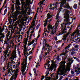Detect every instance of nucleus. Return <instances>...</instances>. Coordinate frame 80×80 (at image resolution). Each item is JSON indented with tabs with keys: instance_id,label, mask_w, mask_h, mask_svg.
<instances>
[{
	"instance_id": "1",
	"label": "nucleus",
	"mask_w": 80,
	"mask_h": 80,
	"mask_svg": "<svg viewBox=\"0 0 80 80\" xmlns=\"http://www.w3.org/2000/svg\"><path fill=\"white\" fill-rule=\"evenodd\" d=\"M65 11V13L64 14V18H65V19L64 20V22L63 23H62L61 25V30L62 32L61 33H60V34L61 35L63 34V33H65L64 34V36L63 37V38H62V40H64V41H65L66 39H67V37H68V35H69V34L70 33V32H68L66 31H65V30H67V27H66V25H70L71 24V23L69 22H70V15L69 14L71 13V11H70L67 10L66 9H64V11Z\"/></svg>"
},
{
	"instance_id": "2",
	"label": "nucleus",
	"mask_w": 80,
	"mask_h": 80,
	"mask_svg": "<svg viewBox=\"0 0 80 80\" xmlns=\"http://www.w3.org/2000/svg\"><path fill=\"white\" fill-rule=\"evenodd\" d=\"M61 67H59L58 69L57 73L58 75H61L63 72L68 71L70 68V64H69L67 66V68H65V61H61L60 63Z\"/></svg>"
},
{
	"instance_id": "3",
	"label": "nucleus",
	"mask_w": 80,
	"mask_h": 80,
	"mask_svg": "<svg viewBox=\"0 0 80 80\" xmlns=\"http://www.w3.org/2000/svg\"><path fill=\"white\" fill-rule=\"evenodd\" d=\"M61 2L60 3H61L60 5V8H59L60 11H62L63 9V8H66L67 9L70 8V7L69 6V4L67 3V0H60Z\"/></svg>"
},
{
	"instance_id": "4",
	"label": "nucleus",
	"mask_w": 80,
	"mask_h": 80,
	"mask_svg": "<svg viewBox=\"0 0 80 80\" xmlns=\"http://www.w3.org/2000/svg\"><path fill=\"white\" fill-rule=\"evenodd\" d=\"M11 17L13 18V24H14L15 26H17V24L20 23V20H17H17V16L18 15L14 13L13 12H11Z\"/></svg>"
},
{
	"instance_id": "5",
	"label": "nucleus",
	"mask_w": 80,
	"mask_h": 80,
	"mask_svg": "<svg viewBox=\"0 0 80 80\" xmlns=\"http://www.w3.org/2000/svg\"><path fill=\"white\" fill-rule=\"evenodd\" d=\"M9 48H10V47L9 46H8L7 47V50H6L3 52L5 55H3L2 56H1V62H3L5 60L7 59V55L8 53V50H9Z\"/></svg>"
},
{
	"instance_id": "6",
	"label": "nucleus",
	"mask_w": 80,
	"mask_h": 80,
	"mask_svg": "<svg viewBox=\"0 0 80 80\" xmlns=\"http://www.w3.org/2000/svg\"><path fill=\"white\" fill-rule=\"evenodd\" d=\"M55 26L52 27V25H50V24H48V30H50L51 29V32L49 36H52L53 35H54V33H55L56 32V29H54Z\"/></svg>"
},
{
	"instance_id": "7",
	"label": "nucleus",
	"mask_w": 80,
	"mask_h": 80,
	"mask_svg": "<svg viewBox=\"0 0 80 80\" xmlns=\"http://www.w3.org/2000/svg\"><path fill=\"white\" fill-rule=\"evenodd\" d=\"M50 62V61H49L44 66V67L46 69H47V68L48 70H49V71H50L51 72H52V70H53V69L54 68L52 66H51L50 68L49 67V66H50V64L49 63Z\"/></svg>"
},
{
	"instance_id": "8",
	"label": "nucleus",
	"mask_w": 80,
	"mask_h": 80,
	"mask_svg": "<svg viewBox=\"0 0 80 80\" xmlns=\"http://www.w3.org/2000/svg\"><path fill=\"white\" fill-rule=\"evenodd\" d=\"M60 17L59 16V13L57 14V15L56 16V19L57 20V21L56 23L55 24V26L54 28V29H56V31H57V27L58 25V23H59V21L58 20H60Z\"/></svg>"
},
{
	"instance_id": "9",
	"label": "nucleus",
	"mask_w": 80,
	"mask_h": 80,
	"mask_svg": "<svg viewBox=\"0 0 80 80\" xmlns=\"http://www.w3.org/2000/svg\"><path fill=\"white\" fill-rule=\"evenodd\" d=\"M18 69H16V70H14L13 71L12 69H9L8 70V73H11L12 72V73H14V75H15V77H16V78H17V73H18Z\"/></svg>"
},
{
	"instance_id": "10",
	"label": "nucleus",
	"mask_w": 80,
	"mask_h": 80,
	"mask_svg": "<svg viewBox=\"0 0 80 80\" xmlns=\"http://www.w3.org/2000/svg\"><path fill=\"white\" fill-rule=\"evenodd\" d=\"M20 0H16V3H15V8L18 11L20 10V6L21 4L20 3Z\"/></svg>"
},
{
	"instance_id": "11",
	"label": "nucleus",
	"mask_w": 80,
	"mask_h": 80,
	"mask_svg": "<svg viewBox=\"0 0 80 80\" xmlns=\"http://www.w3.org/2000/svg\"><path fill=\"white\" fill-rule=\"evenodd\" d=\"M26 67H27V65L26 64H25V65H22L21 71L22 72V75L23 76L25 75L27 73V72H25V73H24L25 72V70H26Z\"/></svg>"
},
{
	"instance_id": "12",
	"label": "nucleus",
	"mask_w": 80,
	"mask_h": 80,
	"mask_svg": "<svg viewBox=\"0 0 80 80\" xmlns=\"http://www.w3.org/2000/svg\"><path fill=\"white\" fill-rule=\"evenodd\" d=\"M47 17H48V18H47V19H45V21H44V22H45V23H44V27H46V25H47V23L48 22V20L50 18H51V17H52V15H50V14L49 13H48L47 14Z\"/></svg>"
},
{
	"instance_id": "13",
	"label": "nucleus",
	"mask_w": 80,
	"mask_h": 80,
	"mask_svg": "<svg viewBox=\"0 0 80 80\" xmlns=\"http://www.w3.org/2000/svg\"><path fill=\"white\" fill-rule=\"evenodd\" d=\"M3 30L1 27H0V39L3 38L5 37V34H3Z\"/></svg>"
},
{
	"instance_id": "14",
	"label": "nucleus",
	"mask_w": 80,
	"mask_h": 80,
	"mask_svg": "<svg viewBox=\"0 0 80 80\" xmlns=\"http://www.w3.org/2000/svg\"><path fill=\"white\" fill-rule=\"evenodd\" d=\"M49 72H50V71H49V69H47V72H46V76H45V78H46V80H51V78H50V77H47V76H48V75L50 73H49Z\"/></svg>"
},
{
	"instance_id": "15",
	"label": "nucleus",
	"mask_w": 80,
	"mask_h": 80,
	"mask_svg": "<svg viewBox=\"0 0 80 80\" xmlns=\"http://www.w3.org/2000/svg\"><path fill=\"white\" fill-rule=\"evenodd\" d=\"M25 58L24 59L23 62H22V63L21 64L22 65H25V64H27V56H25Z\"/></svg>"
},
{
	"instance_id": "16",
	"label": "nucleus",
	"mask_w": 80,
	"mask_h": 80,
	"mask_svg": "<svg viewBox=\"0 0 80 80\" xmlns=\"http://www.w3.org/2000/svg\"><path fill=\"white\" fill-rule=\"evenodd\" d=\"M28 0H27L26 2V3L24 5V8H25V10H28V8L27 7V6H28Z\"/></svg>"
},
{
	"instance_id": "17",
	"label": "nucleus",
	"mask_w": 80,
	"mask_h": 80,
	"mask_svg": "<svg viewBox=\"0 0 80 80\" xmlns=\"http://www.w3.org/2000/svg\"><path fill=\"white\" fill-rule=\"evenodd\" d=\"M12 32H10V31H9L8 33L7 34L6 36H7V37H9V38H11L12 37Z\"/></svg>"
},
{
	"instance_id": "18",
	"label": "nucleus",
	"mask_w": 80,
	"mask_h": 80,
	"mask_svg": "<svg viewBox=\"0 0 80 80\" xmlns=\"http://www.w3.org/2000/svg\"><path fill=\"white\" fill-rule=\"evenodd\" d=\"M15 63V62H14V61H13L12 60H11L9 62L8 65H12Z\"/></svg>"
},
{
	"instance_id": "19",
	"label": "nucleus",
	"mask_w": 80,
	"mask_h": 80,
	"mask_svg": "<svg viewBox=\"0 0 80 80\" xmlns=\"http://www.w3.org/2000/svg\"><path fill=\"white\" fill-rule=\"evenodd\" d=\"M75 40V41H74V42H75L76 43H80V38H78L77 39H76Z\"/></svg>"
},
{
	"instance_id": "20",
	"label": "nucleus",
	"mask_w": 80,
	"mask_h": 80,
	"mask_svg": "<svg viewBox=\"0 0 80 80\" xmlns=\"http://www.w3.org/2000/svg\"><path fill=\"white\" fill-rule=\"evenodd\" d=\"M25 3H26L25 2H21V4L22 5L21 8L22 10H24V8H23V6L25 5Z\"/></svg>"
},
{
	"instance_id": "21",
	"label": "nucleus",
	"mask_w": 80,
	"mask_h": 80,
	"mask_svg": "<svg viewBox=\"0 0 80 80\" xmlns=\"http://www.w3.org/2000/svg\"><path fill=\"white\" fill-rule=\"evenodd\" d=\"M58 4V2H56L55 3H54L53 4V5H54V8H57V5Z\"/></svg>"
},
{
	"instance_id": "22",
	"label": "nucleus",
	"mask_w": 80,
	"mask_h": 80,
	"mask_svg": "<svg viewBox=\"0 0 80 80\" xmlns=\"http://www.w3.org/2000/svg\"><path fill=\"white\" fill-rule=\"evenodd\" d=\"M20 29H19V28H17V31H18V30H19V31H18V32H20V31H21V30H22V27L20 26ZM15 27H14V29H15Z\"/></svg>"
},
{
	"instance_id": "23",
	"label": "nucleus",
	"mask_w": 80,
	"mask_h": 80,
	"mask_svg": "<svg viewBox=\"0 0 80 80\" xmlns=\"http://www.w3.org/2000/svg\"><path fill=\"white\" fill-rule=\"evenodd\" d=\"M16 52H14V53L13 54L12 56V60H14V58H16Z\"/></svg>"
},
{
	"instance_id": "24",
	"label": "nucleus",
	"mask_w": 80,
	"mask_h": 80,
	"mask_svg": "<svg viewBox=\"0 0 80 80\" xmlns=\"http://www.w3.org/2000/svg\"><path fill=\"white\" fill-rule=\"evenodd\" d=\"M67 51L66 50H65V52H63L62 53L60 54V56H62V55H66V54H67Z\"/></svg>"
},
{
	"instance_id": "25",
	"label": "nucleus",
	"mask_w": 80,
	"mask_h": 80,
	"mask_svg": "<svg viewBox=\"0 0 80 80\" xmlns=\"http://www.w3.org/2000/svg\"><path fill=\"white\" fill-rule=\"evenodd\" d=\"M73 60V58H70L68 60V61L69 62H71V63H72L73 62V60Z\"/></svg>"
},
{
	"instance_id": "26",
	"label": "nucleus",
	"mask_w": 80,
	"mask_h": 80,
	"mask_svg": "<svg viewBox=\"0 0 80 80\" xmlns=\"http://www.w3.org/2000/svg\"><path fill=\"white\" fill-rule=\"evenodd\" d=\"M70 45L69 44V45H68V46H67L65 48V49H64V51H63V52H64V50H67V49H68L70 47Z\"/></svg>"
},
{
	"instance_id": "27",
	"label": "nucleus",
	"mask_w": 80,
	"mask_h": 80,
	"mask_svg": "<svg viewBox=\"0 0 80 80\" xmlns=\"http://www.w3.org/2000/svg\"><path fill=\"white\" fill-rule=\"evenodd\" d=\"M73 8L75 9H77V4H75L73 6Z\"/></svg>"
},
{
	"instance_id": "28",
	"label": "nucleus",
	"mask_w": 80,
	"mask_h": 80,
	"mask_svg": "<svg viewBox=\"0 0 80 80\" xmlns=\"http://www.w3.org/2000/svg\"><path fill=\"white\" fill-rule=\"evenodd\" d=\"M24 52H27V48H26V46H24Z\"/></svg>"
},
{
	"instance_id": "29",
	"label": "nucleus",
	"mask_w": 80,
	"mask_h": 80,
	"mask_svg": "<svg viewBox=\"0 0 80 80\" xmlns=\"http://www.w3.org/2000/svg\"><path fill=\"white\" fill-rule=\"evenodd\" d=\"M75 72H76V75H79V74H80V71H78L77 70L75 71Z\"/></svg>"
},
{
	"instance_id": "30",
	"label": "nucleus",
	"mask_w": 80,
	"mask_h": 80,
	"mask_svg": "<svg viewBox=\"0 0 80 80\" xmlns=\"http://www.w3.org/2000/svg\"><path fill=\"white\" fill-rule=\"evenodd\" d=\"M52 48L51 47H48V50L47 51L48 52H50V49H51Z\"/></svg>"
},
{
	"instance_id": "31",
	"label": "nucleus",
	"mask_w": 80,
	"mask_h": 80,
	"mask_svg": "<svg viewBox=\"0 0 80 80\" xmlns=\"http://www.w3.org/2000/svg\"><path fill=\"white\" fill-rule=\"evenodd\" d=\"M14 77H15V75H13L11 78L10 80H13V79H14Z\"/></svg>"
},
{
	"instance_id": "32",
	"label": "nucleus",
	"mask_w": 80,
	"mask_h": 80,
	"mask_svg": "<svg viewBox=\"0 0 80 80\" xmlns=\"http://www.w3.org/2000/svg\"><path fill=\"white\" fill-rule=\"evenodd\" d=\"M76 50L74 48H72L71 50V52H74V51H75Z\"/></svg>"
},
{
	"instance_id": "33",
	"label": "nucleus",
	"mask_w": 80,
	"mask_h": 80,
	"mask_svg": "<svg viewBox=\"0 0 80 80\" xmlns=\"http://www.w3.org/2000/svg\"><path fill=\"white\" fill-rule=\"evenodd\" d=\"M7 9H6L5 10H4V13L3 14V15H5V14H6V13H7Z\"/></svg>"
},
{
	"instance_id": "34",
	"label": "nucleus",
	"mask_w": 80,
	"mask_h": 80,
	"mask_svg": "<svg viewBox=\"0 0 80 80\" xmlns=\"http://www.w3.org/2000/svg\"><path fill=\"white\" fill-rule=\"evenodd\" d=\"M40 25V24H38L36 26V30H37Z\"/></svg>"
},
{
	"instance_id": "35",
	"label": "nucleus",
	"mask_w": 80,
	"mask_h": 80,
	"mask_svg": "<svg viewBox=\"0 0 80 80\" xmlns=\"http://www.w3.org/2000/svg\"><path fill=\"white\" fill-rule=\"evenodd\" d=\"M19 18H20V19H22V18H23V16L22 15H19Z\"/></svg>"
},
{
	"instance_id": "36",
	"label": "nucleus",
	"mask_w": 80,
	"mask_h": 80,
	"mask_svg": "<svg viewBox=\"0 0 80 80\" xmlns=\"http://www.w3.org/2000/svg\"><path fill=\"white\" fill-rule=\"evenodd\" d=\"M39 59L40 60V62H41L42 61V55H40L39 56Z\"/></svg>"
},
{
	"instance_id": "37",
	"label": "nucleus",
	"mask_w": 80,
	"mask_h": 80,
	"mask_svg": "<svg viewBox=\"0 0 80 80\" xmlns=\"http://www.w3.org/2000/svg\"><path fill=\"white\" fill-rule=\"evenodd\" d=\"M56 59L58 60H60V56H57Z\"/></svg>"
},
{
	"instance_id": "38",
	"label": "nucleus",
	"mask_w": 80,
	"mask_h": 80,
	"mask_svg": "<svg viewBox=\"0 0 80 80\" xmlns=\"http://www.w3.org/2000/svg\"><path fill=\"white\" fill-rule=\"evenodd\" d=\"M74 54H75V52H74V51H72V52L71 53V55H74Z\"/></svg>"
},
{
	"instance_id": "39",
	"label": "nucleus",
	"mask_w": 80,
	"mask_h": 80,
	"mask_svg": "<svg viewBox=\"0 0 80 80\" xmlns=\"http://www.w3.org/2000/svg\"><path fill=\"white\" fill-rule=\"evenodd\" d=\"M76 33H78V35H80V33H79V31H78V30H77L76 31Z\"/></svg>"
},
{
	"instance_id": "40",
	"label": "nucleus",
	"mask_w": 80,
	"mask_h": 80,
	"mask_svg": "<svg viewBox=\"0 0 80 80\" xmlns=\"http://www.w3.org/2000/svg\"><path fill=\"white\" fill-rule=\"evenodd\" d=\"M62 78H63V76H61L60 77V78L59 79V80H62Z\"/></svg>"
},
{
	"instance_id": "41",
	"label": "nucleus",
	"mask_w": 80,
	"mask_h": 80,
	"mask_svg": "<svg viewBox=\"0 0 80 80\" xmlns=\"http://www.w3.org/2000/svg\"><path fill=\"white\" fill-rule=\"evenodd\" d=\"M74 47H75V48H78V45H75V46H74Z\"/></svg>"
},
{
	"instance_id": "42",
	"label": "nucleus",
	"mask_w": 80,
	"mask_h": 80,
	"mask_svg": "<svg viewBox=\"0 0 80 80\" xmlns=\"http://www.w3.org/2000/svg\"><path fill=\"white\" fill-rule=\"evenodd\" d=\"M49 9H50V10H55V8L54 7H52V8H50Z\"/></svg>"
},
{
	"instance_id": "43",
	"label": "nucleus",
	"mask_w": 80,
	"mask_h": 80,
	"mask_svg": "<svg viewBox=\"0 0 80 80\" xmlns=\"http://www.w3.org/2000/svg\"><path fill=\"white\" fill-rule=\"evenodd\" d=\"M46 46H47V47H50V46H49V45H48V44H45V46L46 47Z\"/></svg>"
},
{
	"instance_id": "44",
	"label": "nucleus",
	"mask_w": 80,
	"mask_h": 80,
	"mask_svg": "<svg viewBox=\"0 0 80 80\" xmlns=\"http://www.w3.org/2000/svg\"><path fill=\"white\" fill-rule=\"evenodd\" d=\"M60 42H62V41L59 40L57 42V43H60Z\"/></svg>"
},
{
	"instance_id": "45",
	"label": "nucleus",
	"mask_w": 80,
	"mask_h": 80,
	"mask_svg": "<svg viewBox=\"0 0 80 80\" xmlns=\"http://www.w3.org/2000/svg\"><path fill=\"white\" fill-rule=\"evenodd\" d=\"M33 71H34V73L35 74H36V69H35L34 68L33 69Z\"/></svg>"
},
{
	"instance_id": "46",
	"label": "nucleus",
	"mask_w": 80,
	"mask_h": 80,
	"mask_svg": "<svg viewBox=\"0 0 80 80\" xmlns=\"http://www.w3.org/2000/svg\"><path fill=\"white\" fill-rule=\"evenodd\" d=\"M54 75H55V73H53L51 75V76L52 77H54Z\"/></svg>"
},
{
	"instance_id": "47",
	"label": "nucleus",
	"mask_w": 80,
	"mask_h": 80,
	"mask_svg": "<svg viewBox=\"0 0 80 80\" xmlns=\"http://www.w3.org/2000/svg\"><path fill=\"white\" fill-rule=\"evenodd\" d=\"M44 49H45V46L43 45V48L42 49V51H43V50H44Z\"/></svg>"
},
{
	"instance_id": "48",
	"label": "nucleus",
	"mask_w": 80,
	"mask_h": 80,
	"mask_svg": "<svg viewBox=\"0 0 80 80\" xmlns=\"http://www.w3.org/2000/svg\"><path fill=\"white\" fill-rule=\"evenodd\" d=\"M36 19H37V16H36V15H35V16L34 18V19H34V20H36Z\"/></svg>"
},
{
	"instance_id": "49",
	"label": "nucleus",
	"mask_w": 80,
	"mask_h": 80,
	"mask_svg": "<svg viewBox=\"0 0 80 80\" xmlns=\"http://www.w3.org/2000/svg\"><path fill=\"white\" fill-rule=\"evenodd\" d=\"M42 78H41V80H43V78H45L44 76H42Z\"/></svg>"
},
{
	"instance_id": "50",
	"label": "nucleus",
	"mask_w": 80,
	"mask_h": 80,
	"mask_svg": "<svg viewBox=\"0 0 80 80\" xmlns=\"http://www.w3.org/2000/svg\"><path fill=\"white\" fill-rule=\"evenodd\" d=\"M40 3H41V4H43V2L42 1L40 2Z\"/></svg>"
},
{
	"instance_id": "51",
	"label": "nucleus",
	"mask_w": 80,
	"mask_h": 80,
	"mask_svg": "<svg viewBox=\"0 0 80 80\" xmlns=\"http://www.w3.org/2000/svg\"><path fill=\"white\" fill-rule=\"evenodd\" d=\"M35 23V21L34 20V19H33L32 20V23Z\"/></svg>"
},
{
	"instance_id": "52",
	"label": "nucleus",
	"mask_w": 80,
	"mask_h": 80,
	"mask_svg": "<svg viewBox=\"0 0 80 80\" xmlns=\"http://www.w3.org/2000/svg\"><path fill=\"white\" fill-rule=\"evenodd\" d=\"M52 20L51 19L49 20L48 22H49V23H50V22H51V21H52Z\"/></svg>"
},
{
	"instance_id": "53",
	"label": "nucleus",
	"mask_w": 80,
	"mask_h": 80,
	"mask_svg": "<svg viewBox=\"0 0 80 80\" xmlns=\"http://www.w3.org/2000/svg\"><path fill=\"white\" fill-rule=\"evenodd\" d=\"M56 78L57 79H58V75L57 74L56 76Z\"/></svg>"
},
{
	"instance_id": "54",
	"label": "nucleus",
	"mask_w": 80,
	"mask_h": 80,
	"mask_svg": "<svg viewBox=\"0 0 80 80\" xmlns=\"http://www.w3.org/2000/svg\"><path fill=\"white\" fill-rule=\"evenodd\" d=\"M32 26H33V27H34V26H35V23H32Z\"/></svg>"
},
{
	"instance_id": "55",
	"label": "nucleus",
	"mask_w": 80,
	"mask_h": 80,
	"mask_svg": "<svg viewBox=\"0 0 80 80\" xmlns=\"http://www.w3.org/2000/svg\"><path fill=\"white\" fill-rule=\"evenodd\" d=\"M71 73L72 74H74V72L73 71H71Z\"/></svg>"
},
{
	"instance_id": "56",
	"label": "nucleus",
	"mask_w": 80,
	"mask_h": 80,
	"mask_svg": "<svg viewBox=\"0 0 80 80\" xmlns=\"http://www.w3.org/2000/svg\"><path fill=\"white\" fill-rule=\"evenodd\" d=\"M5 32L6 33H7V32H8V30H5Z\"/></svg>"
},
{
	"instance_id": "57",
	"label": "nucleus",
	"mask_w": 80,
	"mask_h": 80,
	"mask_svg": "<svg viewBox=\"0 0 80 80\" xmlns=\"http://www.w3.org/2000/svg\"><path fill=\"white\" fill-rule=\"evenodd\" d=\"M55 40H57V37H55Z\"/></svg>"
},
{
	"instance_id": "58",
	"label": "nucleus",
	"mask_w": 80,
	"mask_h": 80,
	"mask_svg": "<svg viewBox=\"0 0 80 80\" xmlns=\"http://www.w3.org/2000/svg\"><path fill=\"white\" fill-rule=\"evenodd\" d=\"M76 60H77V61H78V62H79V61H80V60H79V59H78V58H76Z\"/></svg>"
},
{
	"instance_id": "59",
	"label": "nucleus",
	"mask_w": 80,
	"mask_h": 80,
	"mask_svg": "<svg viewBox=\"0 0 80 80\" xmlns=\"http://www.w3.org/2000/svg\"><path fill=\"white\" fill-rule=\"evenodd\" d=\"M74 68L75 70H77V69H78V67H76L75 68Z\"/></svg>"
},
{
	"instance_id": "60",
	"label": "nucleus",
	"mask_w": 80,
	"mask_h": 80,
	"mask_svg": "<svg viewBox=\"0 0 80 80\" xmlns=\"http://www.w3.org/2000/svg\"><path fill=\"white\" fill-rule=\"evenodd\" d=\"M33 42H31L30 43V44H29V45H31L32 44H32H33Z\"/></svg>"
},
{
	"instance_id": "61",
	"label": "nucleus",
	"mask_w": 80,
	"mask_h": 80,
	"mask_svg": "<svg viewBox=\"0 0 80 80\" xmlns=\"http://www.w3.org/2000/svg\"><path fill=\"white\" fill-rule=\"evenodd\" d=\"M4 27H5V26H3L2 28V30L3 31V30H5V28H4Z\"/></svg>"
},
{
	"instance_id": "62",
	"label": "nucleus",
	"mask_w": 80,
	"mask_h": 80,
	"mask_svg": "<svg viewBox=\"0 0 80 80\" xmlns=\"http://www.w3.org/2000/svg\"><path fill=\"white\" fill-rule=\"evenodd\" d=\"M42 5H43V4H40L39 5V6L40 7H42Z\"/></svg>"
},
{
	"instance_id": "63",
	"label": "nucleus",
	"mask_w": 80,
	"mask_h": 80,
	"mask_svg": "<svg viewBox=\"0 0 80 80\" xmlns=\"http://www.w3.org/2000/svg\"><path fill=\"white\" fill-rule=\"evenodd\" d=\"M36 45V44L34 43L33 44V47H35Z\"/></svg>"
},
{
	"instance_id": "64",
	"label": "nucleus",
	"mask_w": 80,
	"mask_h": 80,
	"mask_svg": "<svg viewBox=\"0 0 80 80\" xmlns=\"http://www.w3.org/2000/svg\"><path fill=\"white\" fill-rule=\"evenodd\" d=\"M34 32V31H32L31 32V33H33Z\"/></svg>"
}]
</instances>
